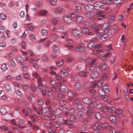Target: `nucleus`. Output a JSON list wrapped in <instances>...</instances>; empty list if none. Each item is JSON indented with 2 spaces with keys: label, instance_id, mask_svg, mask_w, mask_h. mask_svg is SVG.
I'll return each mask as SVG.
<instances>
[{
  "label": "nucleus",
  "instance_id": "obj_61",
  "mask_svg": "<svg viewBox=\"0 0 133 133\" xmlns=\"http://www.w3.org/2000/svg\"><path fill=\"white\" fill-rule=\"evenodd\" d=\"M110 129L109 130V132L110 133H116L115 130L112 128V126L110 127Z\"/></svg>",
  "mask_w": 133,
  "mask_h": 133
},
{
  "label": "nucleus",
  "instance_id": "obj_49",
  "mask_svg": "<svg viewBox=\"0 0 133 133\" xmlns=\"http://www.w3.org/2000/svg\"><path fill=\"white\" fill-rule=\"evenodd\" d=\"M101 110L103 112H105L108 110V108L107 106H104L101 108Z\"/></svg>",
  "mask_w": 133,
  "mask_h": 133
},
{
  "label": "nucleus",
  "instance_id": "obj_30",
  "mask_svg": "<svg viewBox=\"0 0 133 133\" xmlns=\"http://www.w3.org/2000/svg\"><path fill=\"white\" fill-rule=\"evenodd\" d=\"M94 116L98 120H99L101 118V116L99 112H96L95 113Z\"/></svg>",
  "mask_w": 133,
  "mask_h": 133
},
{
  "label": "nucleus",
  "instance_id": "obj_50",
  "mask_svg": "<svg viewBox=\"0 0 133 133\" xmlns=\"http://www.w3.org/2000/svg\"><path fill=\"white\" fill-rule=\"evenodd\" d=\"M105 15H101L97 17V19L99 21L102 20L103 19L105 18Z\"/></svg>",
  "mask_w": 133,
  "mask_h": 133
},
{
  "label": "nucleus",
  "instance_id": "obj_23",
  "mask_svg": "<svg viewBox=\"0 0 133 133\" xmlns=\"http://www.w3.org/2000/svg\"><path fill=\"white\" fill-rule=\"evenodd\" d=\"M94 15V13L92 12H86L84 13V15L87 17H90Z\"/></svg>",
  "mask_w": 133,
  "mask_h": 133
},
{
  "label": "nucleus",
  "instance_id": "obj_31",
  "mask_svg": "<svg viewBox=\"0 0 133 133\" xmlns=\"http://www.w3.org/2000/svg\"><path fill=\"white\" fill-rule=\"evenodd\" d=\"M76 12L78 13H81L82 11L81 7V6H76Z\"/></svg>",
  "mask_w": 133,
  "mask_h": 133
},
{
  "label": "nucleus",
  "instance_id": "obj_28",
  "mask_svg": "<svg viewBox=\"0 0 133 133\" xmlns=\"http://www.w3.org/2000/svg\"><path fill=\"white\" fill-rule=\"evenodd\" d=\"M103 89L105 93H107L109 92L108 87L107 84L104 85L103 86Z\"/></svg>",
  "mask_w": 133,
  "mask_h": 133
},
{
  "label": "nucleus",
  "instance_id": "obj_8",
  "mask_svg": "<svg viewBox=\"0 0 133 133\" xmlns=\"http://www.w3.org/2000/svg\"><path fill=\"white\" fill-rule=\"evenodd\" d=\"M91 29L92 31L97 32L99 30V24L98 25L97 24H94L92 26Z\"/></svg>",
  "mask_w": 133,
  "mask_h": 133
},
{
  "label": "nucleus",
  "instance_id": "obj_24",
  "mask_svg": "<svg viewBox=\"0 0 133 133\" xmlns=\"http://www.w3.org/2000/svg\"><path fill=\"white\" fill-rule=\"evenodd\" d=\"M49 82L51 85L52 86L55 85L56 84V81L54 79L50 78Z\"/></svg>",
  "mask_w": 133,
  "mask_h": 133
},
{
  "label": "nucleus",
  "instance_id": "obj_54",
  "mask_svg": "<svg viewBox=\"0 0 133 133\" xmlns=\"http://www.w3.org/2000/svg\"><path fill=\"white\" fill-rule=\"evenodd\" d=\"M65 95L63 94L60 93L58 96V97L59 98H64L65 97Z\"/></svg>",
  "mask_w": 133,
  "mask_h": 133
},
{
  "label": "nucleus",
  "instance_id": "obj_32",
  "mask_svg": "<svg viewBox=\"0 0 133 133\" xmlns=\"http://www.w3.org/2000/svg\"><path fill=\"white\" fill-rule=\"evenodd\" d=\"M42 60L45 62H47L49 61V59L47 56L45 55H43L42 56Z\"/></svg>",
  "mask_w": 133,
  "mask_h": 133
},
{
  "label": "nucleus",
  "instance_id": "obj_10",
  "mask_svg": "<svg viewBox=\"0 0 133 133\" xmlns=\"http://www.w3.org/2000/svg\"><path fill=\"white\" fill-rule=\"evenodd\" d=\"M102 4L99 2L95 3L94 4V7L97 10H100L102 8Z\"/></svg>",
  "mask_w": 133,
  "mask_h": 133
},
{
  "label": "nucleus",
  "instance_id": "obj_53",
  "mask_svg": "<svg viewBox=\"0 0 133 133\" xmlns=\"http://www.w3.org/2000/svg\"><path fill=\"white\" fill-rule=\"evenodd\" d=\"M90 120V118L89 117L85 118L83 120L84 123L86 124L89 122Z\"/></svg>",
  "mask_w": 133,
  "mask_h": 133
},
{
  "label": "nucleus",
  "instance_id": "obj_56",
  "mask_svg": "<svg viewBox=\"0 0 133 133\" xmlns=\"http://www.w3.org/2000/svg\"><path fill=\"white\" fill-rule=\"evenodd\" d=\"M98 93L101 95H103L105 93L103 90L99 89L98 90Z\"/></svg>",
  "mask_w": 133,
  "mask_h": 133
},
{
  "label": "nucleus",
  "instance_id": "obj_36",
  "mask_svg": "<svg viewBox=\"0 0 133 133\" xmlns=\"http://www.w3.org/2000/svg\"><path fill=\"white\" fill-rule=\"evenodd\" d=\"M47 12L45 10L41 11H39L38 14L39 16H45Z\"/></svg>",
  "mask_w": 133,
  "mask_h": 133
},
{
  "label": "nucleus",
  "instance_id": "obj_63",
  "mask_svg": "<svg viewBox=\"0 0 133 133\" xmlns=\"http://www.w3.org/2000/svg\"><path fill=\"white\" fill-rule=\"evenodd\" d=\"M115 113L118 115H120L122 113V110L121 109H117L115 111Z\"/></svg>",
  "mask_w": 133,
  "mask_h": 133
},
{
  "label": "nucleus",
  "instance_id": "obj_6",
  "mask_svg": "<svg viewBox=\"0 0 133 133\" xmlns=\"http://www.w3.org/2000/svg\"><path fill=\"white\" fill-rule=\"evenodd\" d=\"M82 31L85 33H86L89 36H92L94 34V33L91 31H89V30L86 28H83L82 29Z\"/></svg>",
  "mask_w": 133,
  "mask_h": 133
},
{
  "label": "nucleus",
  "instance_id": "obj_38",
  "mask_svg": "<svg viewBox=\"0 0 133 133\" xmlns=\"http://www.w3.org/2000/svg\"><path fill=\"white\" fill-rule=\"evenodd\" d=\"M122 2V0H112V4H117Z\"/></svg>",
  "mask_w": 133,
  "mask_h": 133
},
{
  "label": "nucleus",
  "instance_id": "obj_60",
  "mask_svg": "<svg viewBox=\"0 0 133 133\" xmlns=\"http://www.w3.org/2000/svg\"><path fill=\"white\" fill-rule=\"evenodd\" d=\"M10 64L11 66L13 67H15L16 66V64L15 63L14 61L12 59L10 60Z\"/></svg>",
  "mask_w": 133,
  "mask_h": 133
},
{
  "label": "nucleus",
  "instance_id": "obj_44",
  "mask_svg": "<svg viewBox=\"0 0 133 133\" xmlns=\"http://www.w3.org/2000/svg\"><path fill=\"white\" fill-rule=\"evenodd\" d=\"M58 121L60 123H63L64 121V119L63 117L61 116H58L57 118Z\"/></svg>",
  "mask_w": 133,
  "mask_h": 133
},
{
  "label": "nucleus",
  "instance_id": "obj_39",
  "mask_svg": "<svg viewBox=\"0 0 133 133\" xmlns=\"http://www.w3.org/2000/svg\"><path fill=\"white\" fill-rule=\"evenodd\" d=\"M1 69L3 71H4L7 69V67L6 66V65L5 64H3L2 65L1 67Z\"/></svg>",
  "mask_w": 133,
  "mask_h": 133
},
{
  "label": "nucleus",
  "instance_id": "obj_19",
  "mask_svg": "<svg viewBox=\"0 0 133 133\" xmlns=\"http://www.w3.org/2000/svg\"><path fill=\"white\" fill-rule=\"evenodd\" d=\"M112 0H102V2L103 4L105 5L109 4L112 3Z\"/></svg>",
  "mask_w": 133,
  "mask_h": 133
},
{
  "label": "nucleus",
  "instance_id": "obj_43",
  "mask_svg": "<svg viewBox=\"0 0 133 133\" xmlns=\"http://www.w3.org/2000/svg\"><path fill=\"white\" fill-rule=\"evenodd\" d=\"M93 45V48H97L99 47L100 46L102 45L101 44H98L97 43L95 42L94 43Z\"/></svg>",
  "mask_w": 133,
  "mask_h": 133
},
{
  "label": "nucleus",
  "instance_id": "obj_58",
  "mask_svg": "<svg viewBox=\"0 0 133 133\" xmlns=\"http://www.w3.org/2000/svg\"><path fill=\"white\" fill-rule=\"evenodd\" d=\"M38 87L40 90H43V86L42 83H38Z\"/></svg>",
  "mask_w": 133,
  "mask_h": 133
},
{
  "label": "nucleus",
  "instance_id": "obj_47",
  "mask_svg": "<svg viewBox=\"0 0 133 133\" xmlns=\"http://www.w3.org/2000/svg\"><path fill=\"white\" fill-rule=\"evenodd\" d=\"M62 112V111L60 109H57L55 111V113L57 115H60Z\"/></svg>",
  "mask_w": 133,
  "mask_h": 133
},
{
  "label": "nucleus",
  "instance_id": "obj_57",
  "mask_svg": "<svg viewBox=\"0 0 133 133\" xmlns=\"http://www.w3.org/2000/svg\"><path fill=\"white\" fill-rule=\"evenodd\" d=\"M77 14V13L76 12H72L70 14V16L72 18H74L76 17V15Z\"/></svg>",
  "mask_w": 133,
  "mask_h": 133
},
{
  "label": "nucleus",
  "instance_id": "obj_64",
  "mask_svg": "<svg viewBox=\"0 0 133 133\" xmlns=\"http://www.w3.org/2000/svg\"><path fill=\"white\" fill-rule=\"evenodd\" d=\"M17 60L18 63H21L23 60V59L21 57H19L17 58Z\"/></svg>",
  "mask_w": 133,
  "mask_h": 133
},
{
  "label": "nucleus",
  "instance_id": "obj_12",
  "mask_svg": "<svg viewBox=\"0 0 133 133\" xmlns=\"http://www.w3.org/2000/svg\"><path fill=\"white\" fill-rule=\"evenodd\" d=\"M59 19L58 17L52 18L50 20V23L52 24L56 25L57 24Z\"/></svg>",
  "mask_w": 133,
  "mask_h": 133
},
{
  "label": "nucleus",
  "instance_id": "obj_21",
  "mask_svg": "<svg viewBox=\"0 0 133 133\" xmlns=\"http://www.w3.org/2000/svg\"><path fill=\"white\" fill-rule=\"evenodd\" d=\"M109 119L110 121L112 123H115L116 122V118L113 115H111L109 116Z\"/></svg>",
  "mask_w": 133,
  "mask_h": 133
},
{
  "label": "nucleus",
  "instance_id": "obj_5",
  "mask_svg": "<svg viewBox=\"0 0 133 133\" xmlns=\"http://www.w3.org/2000/svg\"><path fill=\"white\" fill-rule=\"evenodd\" d=\"M64 11V9L62 8L57 7L56 8L54 11V13L55 14H58L62 13Z\"/></svg>",
  "mask_w": 133,
  "mask_h": 133
},
{
  "label": "nucleus",
  "instance_id": "obj_33",
  "mask_svg": "<svg viewBox=\"0 0 133 133\" xmlns=\"http://www.w3.org/2000/svg\"><path fill=\"white\" fill-rule=\"evenodd\" d=\"M77 108L78 109L84 110L85 109V107L84 105L82 104H80L78 105Z\"/></svg>",
  "mask_w": 133,
  "mask_h": 133
},
{
  "label": "nucleus",
  "instance_id": "obj_4",
  "mask_svg": "<svg viewBox=\"0 0 133 133\" xmlns=\"http://www.w3.org/2000/svg\"><path fill=\"white\" fill-rule=\"evenodd\" d=\"M63 21L66 23H69L72 22V19L71 17L68 15H65L63 17Z\"/></svg>",
  "mask_w": 133,
  "mask_h": 133
},
{
  "label": "nucleus",
  "instance_id": "obj_34",
  "mask_svg": "<svg viewBox=\"0 0 133 133\" xmlns=\"http://www.w3.org/2000/svg\"><path fill=\"white\" fill-rule=\"evenodd\" d=\"M82 85L79 83H77L75 85V88L76 90H79L82 88Z\"/></svg>",
  "mask_w": 133,
  "mask_h": 133
},
{
  "label": "nucleus",
  "instance_id": "obj_62",
  "mask_svg": "<svg viewBox=\"0 0 133 133\" xmlns=\"http://www.w3.org/2000/svg\"><path fill=\"white\" fill-rule=\"evenodd\" d=\"M94 108V105L92 103L89 104L87 107V108L88 109H92Z\"/></svg>",
  "mask_w": 133,
  "mask_h": 133
},
{
  "label": "nucleus",
  "instance_id": "obj_9",
  "mask_svg": "<svg viewBox=\"0 0 133 133\" xmlns=\"http://www.w3.org/2000/svg\"><path fill=\"white\" fill-rule=\"evenodd\" d=\"M99 27L104 30L105 31H107L109 29L108 24V23H104L102 25L99 24Z\"/></svg>",
  "mask_w": 133,
  "mask_h": 133
},
{
  "label": "nucleus",
  "instance_id": "obj_2",
  "mask_svg": "<svg viewBox=\"0 0 133 133\" xmlns=\"http://www.w3.org/2000/svg\"><path fill=\"white\" fill-rule=\"evenodd\" d=\"M84 21V19L81 16L77 15L75 18L74 21L75 24L77 25L82 24Z\"/></svg>",
  "mask_w": 133,
  "mask_h": 133
},
{
  "label": "nucleus",
  "instance_id": "obj_51",
  "mask_svg": "<svg viewBox=\"0 0 133 133\" xmlns=\"http://www.w3.org/2000/svg\"><path fill=\"white\" fill-rule=\"evenodd\" d=\"M96 68V67L95 65H90L89 67V69L91 71H93Z\"/></svg>",
  "mask_w": 133,
  "mask_h": 133
},
{
  "label": "nucleus",
  "instance_id": "obj_7",
  "mask_svg": "<svg viewBox=\"0 0 133 133\" xmlns=\"http://www.w3.org/2000/svg\"><path fill=\"white\" fill-rule=\"evenodd\" d=\"M10 32L8 30L6 31V34H3L1 36V39L3 41L6 40L10 36Z\"/></svg>",
  "mask_w": 133,
  "mask_h": 133
},
{
  "label": "nucleus",
  "instance_id": "obj_41",
  "mask_svg": "<svg viewBox=\"0 0 133 133\" xmlns=\"http://www.w3.org/2000/svg\"><path fill=\"white\" fill-rule=\"evenodd\" d=\"M115 16H114L110 15L108 17V20L109 22H111L114 21L115 19Z\"/></svg>",
  "mask_w": 133,
  "mask_h": 133
},
{
  "label": "nucleus",
  "instance_id": "obj_27",
  "mask_svg": "<svg viewBox=\"0 0 133 133\" xmlns=\"http://www.w3.org/2000/svg\"><path fill=\"white\" fill-rule=\"evenodd\" d=\"M0 111L2 114L3 115H5L7 114V111L4 107H3L1 108Z\"/></svg>",
  "mask_w": 133,
  "mask_h": 133
},
{
  "label": "nucleus",
  "instance_id": "obj_45",
  "mask_svg": "<svg viewBox=\"0 0 133 133\" xmlns=\"http://www.w3.org/2000/svg\"><path fill=\"white\" fill-rule=\"evenodd\" d=\"M58 36L55 34H52L51 36V38L54 40H56L58 38Z\"/></svg>",
  "mask_w": 133,
  "mask_h": 133
},
{
  "label": "nucleus",
  "instance_id": "obj_29",
  "mask_svg": "<svg viewBox=\"0 0 133 133\" xmlns=\"http://www.w3.org/2000/svg\"><path fill=\"white\" fill-rule=\"evenodd\" d=\"M61 74L62 77H64L66 76L67 74L66 70L64 69H62L61 71Z\"/></svg>",
  "mask_w": 133,
  "mask_h": 133
},
{
  "label": "nucleus",
  "instance_id": "obj_55",
  "mask_svg": "<svg viewBox=\"0 0 133 133\" xmlns=\"http://www.w3.org/2000/svg\"><path fill=\"white\" fill-rule=\"evenodd\" d=\"M30 63H32L33 65H34L37 63L38 61L32 58H31L30 59Z\"/></svg>",
  "mask_w": 133,
  "mask_h": 133
},
{
  "label": "nucleus",
  "instance_id": "obj_22",
  "mask_svg": "<svg viewBox=\"0 0 133 133\" xmlns=\"http://www.w3.org/2000/svg\"><path fill=\"white\" fill-rule=\"evenodd\" d=\"M99 124L98 123H95L93 125V129L95 130H98V131H99L100 130L99 129Z\"/></svg>",
  "mask_w": 133,
  "mask_h": 133
},
{
  "label": "nucleus",
  "instance_id": "obj_25",
  "mask_svg": "<svg viewBox=\"0 0 133 133\" xmlns=\"http://www.w3.org/2000/svg\"><path fill=\"white\" fill-rule=\"evenodd\" d=\"M83 102L86 104H88L90 102V99L87 97H85L82 99Z\"/></svg>",
  "mask_w": 133,
  "mask_h": 133
},
{
  "label": "nucleus",
  "instance_id": "obj_52",
  "mask_svg": "<svg viewBox=\"0 0 133 133\" xmlns=\"http://www.w3.org/2000/svg\"><path fill=\"white\" fill-rule=\"evenodd\" d=\"M22 66V69L23 71H26L28 69L27 66L26 65H25L23 64H21Z\"/></svg>",
  "mask_w": 133,
  "mask_h": 133
},
{
  "label": "nucleus",
  "instance_id": "obj_14",
  "mask_svg": "<svg viewBox=\"0 0 133 133\" xmlns=\"http://www.w3.org/2000/svg\"><path fill=\"white\" fill-rule=\"evenodd\" d=\"M67 90L68 88L66 87L64 85H62L61 86L60 89L59 88L58 89V92H59L61 91L65 92Z\"/></svg>",
  "mask_w": 133,
  "mask_h": 133
},
{
  "label": "nucleus",
  "instance_id": "obj_40",
  "mask_svg": "<svg viewBox=\"0 0 133 133\" xmlns=\"http://www.w3.org/2000/svg\"><path fill=\"white\" fill-rule=\"evenodd\" d=\"M5 90L7 92H10L11 90V89L9 85H6L5 86Z\"/></svg>",
  "mask_w": 133,
  "mask_h": 133
},
{
  "label": "nucleus",
  "instance_id": "obj_18",
  "mask_svg": "<svg viewBox=\"0 0 133 133\" xmlns=\"http://www.w3.org/2000/svg\"><path fill=\"white\" fill-rule=\"evenodd\" d=\"M104 53V51L101 49H97V56L100 57Z\"/></svg>",
  "mask_w": 133,
  "mask_h": 133
},
{
  "label": "nucleus",
  "instance_id": "obj_3",
  "mask_svg": "<svg viewBox=\"0 0 133 133\" xmlns=\"http://www.w3.org/2000/svg\"><path fill=\"white\" fill-rule=\"evenodd\" d=\"M72 34L75 36H79L82 35L81 30L77 28L73 29L72 30Z\"/></svg>",
  "mask_w": 133,
  "mask_h": 133
},
{
  "label": "nucleus",
  "instance_id": "obj_37",
  "mask_svg": "<svg viewBox=\"0 0 133 133\" xmlns=\"http://www.w3.org/2000/svg\"><path fill=\"white\" fill-rule=\"evenodd\" d=\"M109 38V36L106 34H103L101 39L103 41H105Z\"/></svg>",
  "mask_w": 133,
  "mask_h": 133
},
{
  "label": "nucleus",
  "instance_id": "obj_35",
  "mask_svg": "<svg viewBox=\"0 0 133 133\" xmlns=\"http://www.w3.org/2000/svg\"><path fill=\"white\" fill-rule=\"evenodd\" d=\"M53 52H57L58 51L59 49L58 46L57 45H55L54 46L53 48Z\"/></svg>",
  "mask_w": 133,
  "mask_h": 133
},
{
  "label": "nucleus",
  "instance_id": "obj_48",
  "mask_svg": "<svg viewBox=\"0 0 133 133\" xmlns=\"http://www.w3.org/2000/svg\"><path fill=\"white\" fill-rule=\"evenodd\" d=\"M37 102L38 105L40 106L44 104L43 99L41 98L38 99L37 100Z\"/></svg>",
  "mask_w": 133,
  "mask_h": 133
},
{
  "label": "nucleus",
  "instance_id": "obj_46",
  "mask_svg": "<svg viewBox=\"0 0 133 133\" xmlns=\"http://www.w3.org/2000/svg\"><path fill=\"white\" fill-rule=\"evenodd\" d=\"M41 32L43 35L44 36H46L48 34V31L47 30L43 29L42 30Z\"/></svg>",
  "mask_w": 133,
  "mask_h": 133
},
{
  "label": "nucleus",
  "instance_id": "obj_59",
  "mask_svg": "<svg viewBox=\"0 0 133 133\" xmlns=\"http://www.w3.org/2000/svg\"><path fill=\"white\" fill-rule=\"evenodd\" d=\"M75 109L74 108H71L70 110V112L71 114L74 115L75 114Z\"/></svg>",
  "mask_w": 133,
  "mask_h": 133
},
{
  "label": "nucleus",
  "instance_id": "obj_26",
  "mask_svg": "<svg viewBox=\"0 0 133 133\" xmlns=\"http://www.w3.org/2000/svg\"><path fill=\"white\" fill-rule=\"evenodd\" d=\"M64 62V61L63 60L61 59L56 63V65L58 66H60L63 64Z\"/></svg>",
  "mask_w": 133,
  "mask_h": 133
},
{
  "label": "nucleus",
  "instance_id": "obj_16",
  "mask_svg": "<svg viewBox=\"0 0 133 133\" xmlns=\"http://www.w3.org/2000/svg\"><path fill=\"white\" fill-rule=\"evenodd\" d=\"M31 109L29 108H27L26 110L25 109L23 110V112L25 114V116H29V114L31 113Z\"/></svg>",
  "mask_w": 133,
  "mask_h": 133
},
{
  "label": "nucleus",
  "instance_id": "obj_17",
  "mask_svg": "<svg viewBox=\"0 0 133 133\" xmlns=\"http://www.w3.org/2000/svg\"><path fill=\"white\" fill-rule=\"evenodd\" d=\"M98 73L96 71H95L91 73L90 75V77L92 79H94L98 77Z\"/></svg>",
  "mask_w": 133,
  "mask_h": 133
},
{
  "label": "nucleus",
  "instance_id": "obj_15",
  "mask_svg": "<svg viewBox=\"0 0 133 133\" xmlns=\"http://www.w3.org/2000/svg\"><path fill=\"white\" fill-rule=\"evenodd\" d=\"M103 82V81L102 80H100L98 81L97 83H96L95 82H94L92 83L91 85H93L95 86L96 85L97 87H99L102 86Z\"/></svg>",
  "mask_w": 133,
  "mask_h": 133
},
{
  "label": "nucleus",
  "instance_id": "obj_1",
  "mask_svg": "<svg viewBox=\"0 0 133 133\" xmlns=\"http://www.w3.org/2000/svg\"><path fill=\"white\" fill-rule=\"evenodd\" d=\"M97 60V58L91 57H88L85 60V63L88 65H94Z\"/></svg>",
  "mask_w": 133,
  "mask_h": 133
},
{
  "label": "nucleus",
  "instance_id": "obj_42",
  "mask_svg": "<svg viewBox=\"0 0 133 133\" xmlns=\"http://www.w3.org/2000/svg\"><path fill=\"white\" fill-rule=\"evenodd\" d=\"M57 0H49V2L50 4L52 6L56 5Z\"/></svg>",
  "mask_w": 133,
  "mask_h": 133
},
{
  "label": "nucleus",
  "instance_id": "obj_11",
  "mask_svg": "<svg viewBox=\"0 0 133 133\" xmlns=\"http://www.w3.org/2000/svg\"><path fill=\"white\" fill-rule=\"evenodd\" d=\"M85 49L84 46L81 44L78 45L76 46L75 48V50L77 51H83Z\"/></svg>",
  "mask_w": 133,
  "mask_h": 133
},
{
  "label": "nucleus",
  "instance_id": "obj_13",
  "mask_svg": "<svg viewBox=\"0 0 133 133\" xmlns=\"http://www.w3.org/2000/svg\"><path fill=\"white\" fill-rule=\"evenodd\" d=\"M85 9L87 11H91L94 8L93 5L91 4H88L85 6Z\"/></svg>",
  "mask_w": 133,
  "mask_h": 133
},
{
  "label": "nucleus",
  "instance_id": "obj_20",
  "mask_svg": "<svg viewBox=\"0 0 133 133\" xmlns=\"http://www.w3.org/2000/svg\"><path fill=\"white\" fill-rule=\"evenodd\" d=\"M30 87L31 89L33 92H35L37 90V87L33 83H32L31 84Z\"/></svg>",
  "mask_w": 133,
  "mask_h": 133
}]
</instances>
